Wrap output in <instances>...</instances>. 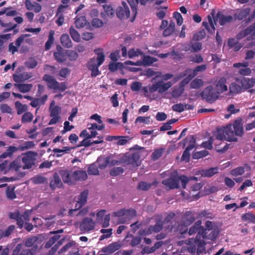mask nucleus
<instances>
[{"label": "nucleus", "mask_w": 255, "mask_h": 255, "mask_svg": "<svg viewBox=\"0 0 255 255\" xmlns=\"http://www.w3.org/2000/svg\"><path fill=\"white\" fill-rule=\"evenodd\" d=\"M43 81L47 83L49 89L53 90L54 91L64 92L67 89L66 82H58L52 76L49 74H45L42 77Z\"/></svg>", "instance_id": "f257e3e1"}, {"label": "nucleus", "mask_w": 255, "mask_h": 255, "mask_svg": "<svg viewBox=\"0 0 255 255\" xmlns=\"http://www.w3.org/2000/svg\"><path fill=\"white\" fill-rule=\"evenodd\" d=\"M59 174L62 177L63 182L69 185L75 184L80 179V170L69 171L62 170L59 171Z\"/></svg>", "instance_id": "f03ea898"}, {"label": "nucleus", "mask_w": 255, "mask_h": 255, "mask_svg": "<svg viewBox=\"0 0 255 255\" xmlns=\"http://www.w3.org/2000/svg\"><path fill=\"white\" fill-rule=\"evenodd\" d=\"M195 138L194 135H190L184 138L179 144H183V148H184L186 144L189 142V144L184 151L181 157V160L188 162L190 160V154L189 151L191 150L195 146Z\"/></svg>", "instance_id": "7ed1b4c3"}, {"label": "nucleus", "mask_w": 255, "mask_h": 255, "mask_svg": "<svg viewBox=\"0 0 255 255\" xmlns=\"http://www.w3.org/2000/svg\"><path fill=\"white\" fill-rule=\"evenodd\" d=\"M21 161L23 165H21L23 169H29L35 164V161L38 153L33 151H28L22 154Z\"/></svg>", "instance_id": "20e7f679"}, {"label": "nucleus", "mask_w": 255, "mask_h": 255, "mask_svg": "<svg viewBox=\"0 0 255 255\" xmlns=\"http://www.w3.org/2000/svg\"><path fill=\"white\" fill-rule=\"evenodd\" d=\"M201 237L199 235H196L195 239H191L189 241V244H193V246H190L188 251L191 253H195L196 250L198 254L203 253L205 251V242L204 241V239H201Z\"/></svg>", "instance_id": "39448f33"}, {"label": "nucleus", "mask_w": 255, "mask_h": 255, "mask_svg": "<svg viewBox=\"0 0 255 255\" xmlns=\"http://www.w3.org/2000/svg\"><path fill=\"white\" fill-rule=\"evenodd\" d=\"M21 167V164L20 159H16L9 163L8 160H5L0 164V172L3 174H6L11 170L17 172Z\"/></svg>", "instance_id": "423d86ee"}, {"label": "nucleus", "mask_w": 255, "mask_h": 255, "mask_svg": "<svg viewBox=\"0 0 255 255\" xmlns=\"http://www.w3.org/2000/svg\"><path fill=\"white\" fill-rule=\"evenodd\" d=\"M95 54L97 55V59L92 58L88 63V68L89 70L95 67H99L105 61V55L102 48L96 49L94 50Z\"/></svg>", "instance_id": "0eeeda50"}, {"label": "nucleus", "mask_w": 255, "mask_h": 255, "mask_svg": "<svg viewBox=\"0 0 255 255\" xmlns=\"http://www.w3.org/2000/svg\"><path fill=\"white\" fill-rule=\"evenodd\" d=\"M172 86V83L170 81L164 83L160 80L153 83L148 88V91L151 93H153L157 91L159 94H162L167 91Z\"/></svg>", "instance_id": "6e6552de"}, {"label": "nucleus", "mask_w": 255, "mask_h": 255, "mask_svg": "<svg viewBox=\"0 0 255 255\" xmlns=\"http://www.w3.org/2000/svg\"><path fill=\"white\" fill-rule=\"evenodd\" d=\"M211 14L212 15V17L211 16L208 15V22L203 21L202 22V25L205 27L209 33L213 34L215 33L216 30L215 25L217 23L216 21L218 19L216 18L215 10L214 9L212 10Z\"/></svg>", "instance_id": "1a4fd4ad"}, {"label": "nucleus", "mask_w": 255, "mask_h": 255, "mask_svg": "<svg viewBox=\"0 0 255 255\" xmlns=\"http://www.w3.org/2000/svg\"><path fill=\"white\" fill-rule=\"evenodd\" d=\"M201 97L210 103L215 101L218 98V95L213 91L212 86H207L200 94Z\"/></svg>", "instance_id": "9d476101"}, {"label": "nucleus", "mask_w": 255, "mask_h": 255, "mask_svg": "<svg viewBox=\"0 0 255 255\" xmlns=\"http://www.w3.org/2000/svg\"><path fill=\"white\" fill-rule=\"evenodd\" d=\"M202 221L201 220H198L196 221L194 224L190 228L188 234L190 235H193L197 233V235H199L200 237H202L203 239H205L206 237V230L204 227L201 226Z\"/></svg>", "instance_id": "9b49d317"}, {"label": "nucleus", "mask_w": 255, "mask_h": 255, "mask_svg": "<svg viewBox=\"0 0 255 255\" xmlns=\"http://www.w3.org/2000/svg\"><path fill=\"white\" fill-rule=\"evenodd\" d=\"M195 220V214L190 211H186L181 217L180 223L182 226L187 227Z\"/></svg>", "instance_id": "f8f14e48"}, {"label": "nucleus", "mask_w": 255, "mask_h": 255, "mask_svg": "<svg viewBox=\"0 0 255 255\" xmlns=\"http://www.w3.org/2000/svg\"><path fill=\"white\" fill-rule=\"evenodd\" d=\"M116 14L121 19L128 18L130 15L129 7L125 1H122V6H119L116 10Z\"/></svg>", "instance_id": "ddd939ff"}, {"label": "nucleus", "mask_w": 255, "mask_h": 255, "mask_svg": "<svg viewBox=\"0 0 255 255\" xmlns=\"http://www.w3.org/2000/svg\"><path fill=\"white\" fill-rule=\"evenodd\" d=\"M35 249H22V244H18L12 251L11 255H34L37 246H34Z\"/></svg>", "instance_id": "4468645a"}, {"label": "nucleus", "mask_w": 255, "mask_h": 255, "mask_svg": "<svg viewBox=\"0 0 255 255\" xmlns=\"http://www.w3.org/2000/svg\"><path fill=\"white\" fill-rule=\"evenodd\" d=\"M224 132L226 134V140L234 142L238 141V138L234 132L232 125H228L226 127H224Z\"/></svg>", "instance_id": "2eb2a0df"}, {"label": "nucleus", "mask_w": 255, "mask_h": 255, "mask_svg": "<svg viewBox=\"0 0 255 255\" xmlns=\"http://www.w3.org/2000/svg\"><path fill=\"white\" fill-rule=\"evenodd\" d=\"M162 183L169 189L178 188L180 187L179 179H177V177L167 178L163 180Z\"/></svg>", "instance_id": "dca6fc26"}, {"label": "nucleus", "mask_w": 255, "mask_h": 255, "mask_svg": "<svg viewBox=\"0 0 255 255\" xmlns=\"http://www.w3.org/2000/svg\"><path fill=\"white\" fill-rule=\"evenodd\" d=\"M232 125L234 132L237 136L242 137L244 133L242 119H240L235 120Z\"/></svg>", "instance_id": "f3484780"}, {"label": "nucleus", "mask_w": 255, "mask_h": 255, "mask_svg": "<svg viewBox=\"0 0 255 255\" xmlns=\"http://www.w3.org/2000/svg\"><path fill=\"white\" fill-rule=\"evenodd\" d=\"M95 228V223L91 218H85L81 222V230L91 231Z\"/></svg>", "instance_id": "a211bd4d"}, {"label": "nucleus", "mask_w": 255, "mask_h": 255, "mask_svg": "<svg viewBox=\"0 0 255 255\" xmlns=\"http://www.w3.org/2000/svg\"><path fill=\"white\" fill-rule=\"evenodd\" d=\"M19 150V148L15 146L10 145L6 147V150L0 155V159L7 157L12 158L14 154Z\"/></svg>", "instance_id": "6ab92c4d"}, {"label": "nucleus", "mask_w": 255, "mask_h": 255, "mask_svg": "<svg viewBox=\"0 0 255 255\" xmlns=\"http://www.w3.org/2000/svg\"><path fill=\"white\" fill-rule=\"evenodd\" d=\"M14 82L20 83L29 79L32 77L31 73L24 72L19 74H14L12 75Z\"/></svg>", "instance_id": "aec40b11"}, {"label": "nucleus", "mask_w": 255, "mask_h": 255, "mask_svg": "<svg viewBox=\"0 0 255 255\" xmlns=\"http://www.w3.org/2000/svg\"><path fill=\"white\" fill-rule=\"evenodd\" d=\"M25 5L26 9L29 10H34L35 12H39L42 9L41 5L36 2L33 3L30 0H25Z\"/></svg>", "instance_id": "412c9836"}, {"label": "nucleus", "mask_w": 255, "mask_h": 255, "mask_svg": "<svg viewBox=\"0 0 255 255\" xmlns=\"http://www.w3.org/2000/svg\"><path fill=\"white\" fill-rule=\"evenodd\" d=\"M216 18L218 19L221 25H224L227 23H230L233 20V17L231 15L226 16L221 11H218L216 15Z\"/></svg>", "instance_id": "4be33fe9"}, {"label": "nucleus", "mask_w": 255, "mask_h": 255, "mask_svg": "<svg viewBox=\"0 0 255 255\" xmlns=\"http://www.w3.org/2000/svg\"><path fill=\"white\" fill-rule=\"evenodd\" d=\"M139 159V154L137 153H134L125 156L124 161L127 164H131L134 166L137 165V162Z\"/></svg>", "instance_id": "5701e85b"}, {"label": "nucleus", "mask_w": 255, "mask_h": 255, "mask_svg": "<svg viewBox=\"0 0 255 255\" xmlns=\"http://www.w3.org/2000/svg\"><path fill=\"white\" fill-rule=\"evenodd\" d=\"M62 185V183L59 174L57 172L54 173L53 177L50 182V187L52 190H55L57 188H60Z\"/></svg>", "instance_id": "b1692460"}, {"label": "nucleus", "mask_w": 255, "mask_h": 255, "mask_svg": "<svg viewBox=\"0 0 255 255\" xmlns=\"http://www.w3.org/2000/svg\"><path fill=\"white\" fill-rule=\"evenodd\" d=\"M227 79L225 77H221L217 82L216 88L218 91V94L223 93L228 90V87L226 85Z\"/></svg>", "instance_id": "393cba45"}, {"label": "nucleus", "mask_w": 255, "mask_h": 255, "mask_svg": "<svg viewBox=\"0 0 255 255\" xmlns=\"http://www.w3.org/2000/svg\"><path fill=\"white\" fill-rule=\"evenodd\" d=\"M48 96L44 95L42 97L39 98H34L32 101L31 102L30 105L31 107L34 108L38 107L37 110L39 108L41 105L45 104V102L47 101Z\"/></svg>", "instance_id": "a878e982"}, {"label": "nucleus", "mask_w": 255, "mask_h": 255, "mask_svg": "<svg viewBox=\"0 0 255 255\" xmlns=\"http://www.w3.org/2000/svg\"><path fill=\"white\" fill-rule=\"evenodd\" d=\"M242 88L246 90L253 87L255 84V80L254 78H243L241 80Z\"/></svg>", "instance_id": "bb28decb"}, {"label": "nucleus", "mask_w": 255, "mask_h": 255, "mask_svg": "<svg viewBox=\"0 0 255 255\" xmlns=\"http://www.w3.org/2000/svg\"><path fill=\"white\" fill-rule=\"evenodd\" d=\"M250 12V8H246L242 9H238L237 12L234 14L235 19L239 20H243L247 17Z\"/></svg>", "instance_id": "cd10ccee"}, {"label": "nucleus", "mask_w": 255, "mask_h": 255, "mask_svg": "<svg viewBox=\"0 0 255 255\" xmlns=\"http://www.w3.org/2000/svg\"><path fill=\"white\" fill-rule=\"evenodd\" d=\"M60 42L62 45L65 48H70L72 46V43L68 34H63L60 37Z\"/></svg>", "instance_id": "c85d7f7f"}, {"label": "nucleus", "mask_w": 255, "mask_h": 255, "mask_svg": "<svg viewBox=\"0 0 255 255\" xmlns=\"http://www.w3.org/2000/svg\"><path fill=\"white\" fill-rule=\"evenodd\" d=\"M14 225H9L4 230L0 229V240L2 238L8 237L12 232L15 230Z\"/></svg>", "instance_id": "c756f323"}, {"label": "nucleus", "mask_w": 255, "mask_h": 255, "mask_svg": "<svg viewBox=\"0 0 255 255\" xmlns=\"http://www.w3.org/2000/svg\"><path fill=\"white\" fill-rule=\"evenodd\" d=\"M109 162V156L106 157H99L97 161V166L101 169H105L107 165H108Z\"/></svg>", "instance_id": "7c9ffc66"}, {"label": "nucleus", "mask_w": 255, "mask_h": 255, "mask_svg": "<svg viewBox=\"0 0 255 255\" xmlns=\"http://www.w3.org/2000/svg\"><path fill=\"white\" fill-rule=\"evenodd\" d=\"M54 34L55 32L54 30H51L49 31L48 40H47L45 44V50H49L52 47V45L53 44L54 41Z\"/></svg>", "instance_id": "2f4dec72"}, {"label": "nucleus", "mask_w": 255, "mask_h": 255, "mask_svg": "<svg viewBox=\"0 0 255 255\" xmlns=\"http://www.w3.org/2000/svg\"><path fill=\"white\" fill-rule=\"evenodd\" d=\"M78 201H73V203L75 204L74 208L71 207V208L69 211V215L70 216H78L80 215V197H78Z\"/></svg>", "instance_id": "473e14b6"}, {"label": "nucleus", "mask_w": 255, "mask_h": 255, "mask_svg": "<svg viewBox=\"0 0 255 255\" xmlns=\"http://www.w3.org/2000/svg\"><path fill=\"white\" fill-rule=\"evenodd\" d=\"M14 86L18 88L20 92L23 93L29 92L32 87L31 84H15Z\"/></svg>", "instance_id": "72a5a7b5"}, {"label": "nucleus", "mask_w": 255, "mask_h": 255, "mask_svg": "<svg viewBox=\"0 0 255 255\" xmlns=\"http://www.w3.org/2000/svg\"><path fill=\"white\" fill-rule=\"evenodd\" d=\"M218 167H212L208 169L202 170L201 175L202 176L210 177L218 172Z\"/></svg>", "instance_id": "f704fd0d"}, {"label": "nucleus", "mask_w": 255, "mask_h": 255, "mask_svg": "<svg viewBox=\"0 0 255 255\" xmlns=\"http://www.w3.org/2000/svg\"><path fill=\"white\" fill-rule=\"evenodd\" d=\"M38 238L36 236H31L26 238L24 241V246L26 247L30 248L33 247V249H35L34 245L35 243L38 241Z\"/></svg>", "instance_id": "c9c22d12"}, {"label": "nucleus", "mask_w": 255, "mask_h": 255, "mask_svg": "<svg viewBox=\"0 0 255 255\" xmlns=\"http://www.w3.org/2000/svg\"><path fill=\"white\" fill-rule=\"evenodd\" d=\"M177 179H179V181H181V186L183 188H186V184H187L189 180H197V177H196L192 176L188 178L186 176L184 175L177 177Z\"/></svg>", "instance_id": "e433bc0d"}, {"label": "nucleus", "mask_w": 255, "mask_h": 255, "mask_svg": "<svg viewBox=\"0 0 255 255\" xmlns=\"http://www.w3.org/2000/svg\"><path fill=\"white\" fill-rule=\"evenodd\" d=\"M175 23L172 21H170L169 24L164 29L163 31V35L164 36H168L170 35L174 30L175 29Z\"/></svg>", "instance_id": "4c0bfd02"}, {"label": "nucleus", "mask_w": 255, "mask_h": 255, "mask_svg": "<svg viewBox=\"0 0 255 255\" xmlns=\"http://www.w3.org/2000/svg\"><path fill=\"white\" fill-rule=\"evenodd\" d=\"M143 66H148L151 65L153 63L157 61L158 59L155 57L149 55H144L142 57Z\"/></svg>", "instance_id": "58836bf2"}, {"label": "nucleus", "mask_w": 255, "mask_h": 255, "mask_svg": "<svg viewBox=\"0 0 255 255\" xmlns=\"http://www.w3.org/2000/svg\"><path fill=\"white\" fill-rule=\"evenodd\" d=\"M128 237L131 238V240L129 243V245L131 247H135V246L138 245L139 244H140V243L141 242V238L140 237L134 236L132 234L128 235L126 237V238H128Z\"/></svg>", "instance_id": "ea45409f"}, {"label": "nucleus", "mask_w": 255, "mask_h": 255, "mask_svg": "<svg viewBox=\"0 0 255 255\" xmlns=\"http://www.w3.org/2000/svg\"><path fill=\"white\" fill-rule=\"evenodd\" d=\"M207 69V65L203 64L201 65L197 66L193 70L192 72L189 74V76H191V78H194L199 72H203Z\"/></svg>", "instance_id": "a19ab883"}, {"label": "nucleus", "mask_w": 255, "mask_h": 255, "mask_svg": "<svg viewBox=\"0 0 255 255\" xmlns=\"http://www.w3.org/2000/svg\"><path fill=\"white\" fill-rule=\"evenodd\" d=\"M230 93L232 94H237L241 92L242 87L236 83H232L229 86Z\"/></svg>", "instance_id": "79ce46f5"}, {"label": "nucleus", "mask_w": 255, "mask_h": 255, "mask_svg": "<svg viewBox=\"0 0 255 255\" xmlns=\"http://www.w3.org/2000/svg\"><path fill=\"white\" fill-rule=\"evenodd\" d=\"M15 187L14 186H9L7 187L6 190V197L10 200L15 199L16 197V194L14 192Z\"/></svg>", "instance_id": "37998d69"}, {"label": "nucleus", "mask_w": 255, "mask_h": 255, "mask_svg": "<svg viewBox=\"0 0 255 255\" xmlns=\"http://www.w3.org/2000/svg\"><path fill=\"white\" fill-rule=\"evenodd\" d=\"M151 183L145 181H140L137 186V189L139 191H147L151 188Z\"/></svg>", "instance_id": "c03bdc74"}, {"label": "nucleus", "mask_w": 255, "mask_h": 255, "mask_svg": "<svg viewBox=\"0 0 255 255\" xmlns=\"http://www.w3.org/2000/svg\"><path fill=\"white\" fill-rule=\"evenodd\" d=\"M151 234L159 232L163 228V224L160 222H157L154 225H150L148 226Z\"/></svg>", "instance_id": "a18cd8bd"}, {"label": "nucleus", "mask_w": 255, "mask_h": 255, "mask_svg": "<svg viewBox=\"0 0 255 255\" xmlns=\"http://www.w3.org/2000/svg\"><path fill=\"white\" fill-rule=\"evenodd\" d=\"M35 143L32 141H25L22 144L17 147L20 151H24L26 149L33 148L35 146Z\"/></svg>", "instance_id": "49530a36"}, {"label": "nucleus", "mask_w": 255, "mask_h": 255, "mask_svg": "<svg viewBox=\"0 0 255 255\" xmlns=\"http://www.w3.org/2000/svg\"><path fill=\"white\" fill-rule=\"evenodd\" d=\"M70 34L73 40L76 42H80V34L74 28L73 26H71L69 29Z\"/></svg>", "instance_id": "de8ad7c7"}, {"label": "nucleus", "mask_w": 255, "mask_h": 255, "mask_svg": "<svg viewBox=\"0 0 255 255\" xmlns=\"http://www.w3.org/2000/svg\"><path fill=\"white\" fill-rule=\"evenodd\" d=\"M253 27H248L245 29L241 31L239 34L237 35V39H241L249 35H251V33L252 31V28Z\"/></svg>", "instance_id": "09e8293b"}, {"label": "nucleus", "mask_w": 255, "mask_h": 255, "mask_svg": "<svg viewBox=\"0 0 255 255\" xmlns=\"http://www.w3.org/2000/svg\"><path fill=\"white\" fill-rule=\"evenodd\" d=\"M161 72H155L151 68H148L145 71V75L148 77H152L154 76L155 77L152 78V81L154 80L156 78L161 77Z\"/></svg>", "instance_id": "8fccbe9b"}, {"label": "nucleus", "mask_w": 255, "mask_h": 255, "mask_svg": "<svg viewBox=\"0 0 255 255\" xmlns=\"http://www.w3.org/2000/svg\"><path fill=\"white\" fill-rule=\"evenodd\" d=\"M15 106L18 115L22 114L27 110V106L26 105H22L19 101L15 102Z\"/></svg>", "instance_id": "3c124183"}, {"label": "nucleus", "mask_w": 255, "mask_h": 255, "mask_svg": "<svg viewBox=\"0 0 255 255\" xmlns=\"http://www.w3.org/2000/svg\"><path fill=\"white\" fill-rule=\"evenodd\" d=\"M27 220H28V215L27 214H24V215L20 214L16 221L18 227L22 229L23 227L24 222Z\"/></svg>", "instance_id": "603ef678"}, {"label": "nucleus", "mask_w": 255, "mask_h": 255, "mask_svg": "<svg viewBox=\"0 0 255 255\" xmlns=\"http://www.w3.org/2000/svg\"><path fill=\"white\" fill-rule=\"evenodd\" d=\"M243 221H248L249 223L255 224V215L251 213H247L242 215Z\"/></svg>", "instance_id": "864d4df0"}, {"label": "nucleus", "mask_w": 255, "mask_h": 255, "mask_svg": "<svg viewBox=\"0 0 255 255\" xmlns=\"http://www.w3.org/2000/svg\"><path fill=\"white\" fill-rule=\"evenodd\" d=\"M32 182L35 184H43L47 182V179L40 175H37L34 176L31 179Z\"/></svg>", "instance_id": "5fc2aeb1"}, {"label": "nucleus", "mask_w": 255, "mask_h": 255, "mask_svg": "<svg viewBox=\"0 0 255 255\" xmlns=\"http://www.w3.org/2000/svg\"><path fill=\"white\" fill-rule=\"evenodd\" d=\"M184 91V89H183L179 86L178 87H175L171 92L172 96L174 98H177L182 95Z\"/></svg>", "instance_id": "6e6d98bb"}, {"label": "nucleus", "mask_w": 255, "mask_h": 255, "mask_svg": "<svg viewBox=\"0 0 255 255\" xmlns=\"http://www.w3.org/2000/svg\"><path fill=\"white\" fill-rule=\"evenodd\" d=\"M209 151L206 150H203L197 151L193 154V158L195 159H200L207 156L209 154Z\"/></svg>", "instance_id": "4d7b16f0"}, {"label": "nucleus", "mask_w": 255, "mask_h": 255, "mask_svg": "<svg viewBox=\"0 0 255 255\" xmlns=\"http://www.w3.org/2000/svg\"><path fill=\"white\" fill-rule=\"evenodd\" d=\"M203 85V81L201 79L196 78L190 83L192 89H199Z\"/></svg>", "instance_id": "13d9d810"}, {"label": "nucleus", "mask_w": 255, "mask_h": 255, "mask_svg": "<svg viewBox=\"0 0 255 255\" xmlns=\"http://www.w3.org/2000/svg\"><path fill=\"white\" fill-rule=\"evenodd\" d=\"M112 229L101 230L100 232L103 234L100 237L99 240L102 241L110 237L112 234Z\"/></svg>", "instance_id": "bf43d9fd"}, {"label": "nucleus", "mask_w": 255, "mask_h": 255, "mask_svg": "<svg viewBox=\"0 0 255 255\" xmlns=\"http://www.w3.org/2000/svg\"><path fill=\"white\" fill-rule=\"evenodd\" d=\"M65 54L68 59L70 61H74L78 57V53L73 50H67L66 51Z\"/></svg>", "instance_id": "052dcab7"}, {"label": "nucleus", "mask_w": 255, "mask_h": 255, "mask_svg": "<svg viewBox=\"0 0 255 255\" xmlns=\"http://www.w3.org/2000/svg\"><path fill=\"white\" fill-rule=\"evenodd\" d=\"M120 245L117 242H114L106 248V250L110 253H113L120 249Z\"/></svg>", "instance_id": "680f3d73"}, {"label": "nucleus", "mask_w": 255, "mask_h": 255, "mask_svg": "<svg viewBox=\"0 0 255 255\" xmlns=\"http://www.w3.org/2000/svg\"><path fill=\"white\" fill-rule=\"evenodd\" d=\"M60 236L58 235H55L53 237H51L49 240L46 242L45 247L46 248H50L56 241H57Z\"/></svg>", "instance_id": "e2e57ef3"}, {"label": "nucleus", "mask_w": 255, "mask_h": 255, "mask_svg": "<svg viewBox=\"0 0 255 255\" xmlns=\"http://www.w3.org/2000/svg\"><path fill=\"white\" fill-rule=\"evenodd\" d=\"M98 168L97 165L92 164L88 167L87 172L89 175H98L99 174Z\"/></svg>", "instance_id": "0e129e2a"}, {"label": "nucleus", "mask_w": 255, "mask_h": 255, "mask_svg": "<svg viewBox=\"0 0 255 255\" xmlns=\"http://www.w3.org/2000/svg\"><path fill=\"white\" fill-rule=\"evenodd\" d=\"M103 7L107 16L112 17L114 15L115 10L111 5L104 4Z\"/></svg>", "instance_id": "69168bd1"}, {"label": "nucleus", "mask_w": 255, "mask_h": 255, "mask_svg": "<svg viewBox=\"0 0 255 255\" xmlns=\"http://www.w3.org/2000/svg\"><path fill=\"white\" fill-rule=\"evenodd\" d=\"M53 55L55 59L59 63H63L66 60V55L62 52H55L54 53Z\"/></svg>", "instance_id": "338daca9"}, {"label": "nucleus", "mask_w": 255, "mask_h": 255, "mask_svg": "<svg viewBox=\"0 0 255 255\" xmlns=\"http://www.w3.org/2000/svg\"><path fill=\"white\" fill-rule=\"evenodd\" d=\"M33 118L32 114L29 112H26L23 114L21 118V122L25 123L31 122Z\"/></svg>", "instance_id": "774afa93"}]
</instances>
